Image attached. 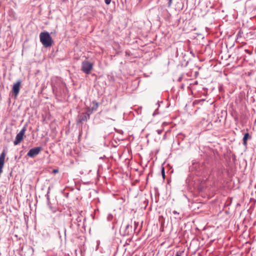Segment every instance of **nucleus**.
Listing matches in <instances>:
<instances>
[{
	"mask_svg": "<svg viewBox=\"0 0 256 256\" xmlns=\"http://www.w3.org/2000/svg\"><path fill=\"white\" fill-rule=\"evenodd\" d=\"M64 232L66 233V230L64 229Z\"/></svg>",
	"mask_w": 256,
	"mask_h": 256,
	"instance_id": "18",
	"label": "nucleus"
},
{
	"mask_svg": "<svg viewBox=\"0 0 256 256\" xmlns=\"http://www.w3.org/2000/svg\"><path fill=\"white\" fill-rule=\"evenodd\" d=\"M172 213L174 214H179V213L178 212H177L176 210H174L172 212Z\"/></svg>",
	"mask_w": 256,
	"mask_h": 256,
	"instance_id": "13",
	"label": "nucleus"
},
{
	"mask_svg": "<svg viewBox=\"0 0 256 256\" xmlns=\"http://www.w3.org/2000/svg\"><path fill=\"white\" fill-rule=\"evenodd\" d=\"M129 226V224H128L126 226V228H128Z\"/></svg>",
	"mask_w": 256,
	"mask_h": 256,
	"instance_id": "16",
	"label": "nucleus"
},
{
	"mask_svg": "<svg viewBox=\"0 0 256 256\" xmlns=\"http://www.w3.org/2000/svg\"><path fill=\"white\" fill-rule=\"evenodd\" d=\"M182 253V252H178L176 254V256H181Z\"/></svg>",
	"mask_w": 256,
	"mask_h": 256,
	"instance_id": "9",
	"label": "nucleus"
},
{
	"mask_svg": "<svg viewBox=\"0 0 256 256\" xmlns=\"http://www.w3.org/2000/svg\"><path fill=\"white\" fill-rule=\"evenodd\" d=\"M104 2L106 4H109L111 2V0H104Z\"/></svg>",
	"mask_w": 256,
	"mask_h": 256,
	"instance_id": "10",
	"label": "nucleus"
},
{
	"mask_svg": "<svg viewBox=\"0 0 256 256\" xmlns=\"http://www.w3.org/2000/svg\"><path fill=\"white\" fill-rule=\"evenodd\" d=\"M20 84L21 81L18 80L15 84H14L12 86V92L16 96L19 93Z\"/></svg>",
	"mask_w": 256,
	"mask_h": 256,
	"instance_id": "5",
	"label": "nucleus"
},
{
	"mask_svg": "<svg viewBox=\"0 0 256 256\" xmlns=\"http://www.w3.org/2000/svg\"><path fill=\"white\" fill-rule=\"evenodd\" d=\"M112 218L113 216L112 214H108L107 218L108 220L110 221L112 220Z\"/></svg>",
	"mask_w": 256,
	"mask_h": 256,
	"instance_id": "7",
	"label": "nucleus"
},
{
	"mask_svg": "<svg viewBox=\"0 0 256 256\" xmlns=\"http://www.w3.org/2000/svg\"><path fill=\"white\" fill-rule=\"evenodd\" d=\"M172 3V0H168V6L170 7Z\"/></svg>",
	"mask_w": 256,
	"mask_h": 256,
	"instance_id": "11",
	"label": "nucleus"
},
{
	"mask_svg": "<svg viewBox=\"0 0 256 256\" xmlns=\"http://www.w3.org/2000/svg\"><path fill=\"white\" fill-rule=\"evenodd\" d=\"M249 137V134L246 132L244 134V138H243V144L244 146H246L247 144V140Z\"/></svg>",
	"mask_w": 256,
	"mask_h": 256,
	"instance_id": "6",
	"label": "nucleus"
},
{
	"mask_svg": "<svg viewBox=\"0 0 256 256\" xmlns=\"http://www.w3.org/2000/svg\"><path fill=\"white\" fill-rule=\"evenodd\" d=\"M40 40L45 48L51 46L53 42L52 37L47 32H43L40 33Z\"/></svg>",
	"mask_w": 256,
	"mask_h": 256,
	"instance_id": "1",
	"label": "nucleus"
},
{
	"mask_svg": "<svg viewBox=\"0 0 256 256\" xmlns=\"http://www.w3.org/2000/svg\"><path fill=\"white\" fill-rule=\"evenodd\" d=\"M162 174L163 176H164V168H162Z\"/></svg>",
	"mask_w": 256,
	"mask_h": 256,
	"instance_id": "15",
	"label": "nucleus"
},
{
	"mask_svg": "<svg viewBox=\"0 0 256 256\" xmlns=\"http://www.w3.org/2000/svg\"><path fill=\"white\" fill-rule=\"evenodd\" d=\"M85 117H86V119H87V118H86V117H87V116H85Z\"/></svg>",
	"mask_w": 256,
	"mask_h": 256,
	"instance_id": "17",
	"label": "nucleus"
},
{
	"mask_svg": "<svg viewBox=\"0 0 256 256\" xmlns=\"http://www.w3.org/2000/svg\"><path fill=\"white\" fill-rule=\"evenodd\" d=\"M94 104L95 105V107H93L92 108V110H96L98 108V102H94Z\"/></svg>",
	"mask_w": 256,
	"mask_h": 256,
	"instance_id": "8",
	"label": "nucleus"
},
{
	"mask_svg": "<svg viewBox=\"0 0 256 256\" xmlns=\"http://www.w3.org/2000/svg\"><path fill=\"white\" fill-rule=\"evenodd\" d=\"M58 172V170H56H56H53V172L54 173H57V172Z\"/></svg>",
	"mask_w": 256,
	"mask_h": 256,
	"instance_id": "14",
	"label": "nucleus"
},
{
	"mask_svg": "<svg viewBox=\"0 0 256 256\" xmlns=\"http://www.w3.org/2000/svg\"><path fill=\"white\" fill-rule=\"evenodd\" d=\"M157 132L158 134H160L162 132V130H157Z\"/></svg>",
	"mask_w": 256,
	"mask_h": 256,
	"instance_id": "12",
	"label": "nucleus"
},
{
	"mask_svg": "<svg viewBox=\"0 0 256 256\" xmlns=\"http://www.w3.org/2000/svg\"><path fill=\"white\" fill-rule=\"evenodd\" d=\"M26 132V128L24 127L20 131L16 134V139L14 142L15 146L20 144L23 139L24 135Z\"/></svg>",
	"mask_w": 256,
	"mask_h": 256,
	"instance_id": "3",
	"label": "nucleus"
},
{
	"mask_svg": "<svg viewBox=\"0 0 256 256\" xmlns=\"http://www.w3.org/2000/svg\"><path fill=\"white\" fill-rule=\"evenodd\" d=\"M93 64L88 60H84L82 64L81 70L85 74H88L91 72L93 68Z\"/></svg>",
	"mask_w": 256,
	"mask_h": 256,
	"instance_id": "2",
	"label": "nucleus"
},
{
	"mask_svg": "<svg viewBox=\"0 0 256 256\" xmlns=\"http://www.w3.org/2000/svg\"><path fill=\"white\" fill-rule=\"evenodd\" d=\"M42 150V148L40 146L32 148L28 151L27 156L30 158H34L39 154Z\"/></svg>",
	"mask_w": 256,
	"mask_h": 256,
	"instance_id": "4",
	"label": "nucleus"
}]
</instances>
